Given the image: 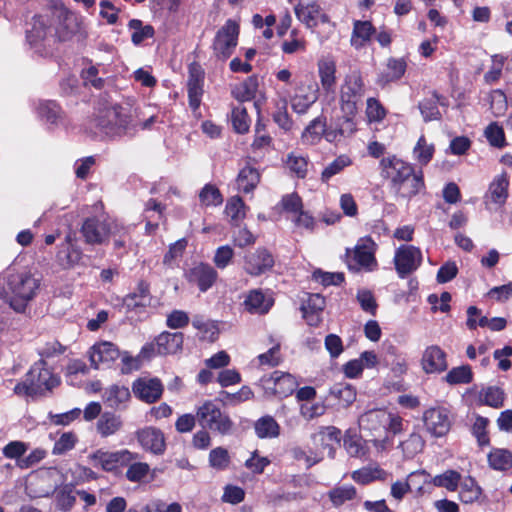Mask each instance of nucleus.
I'll use <instances>...</instances> for the list:
<instances>
[{
	"label": "nucleus",
	"instance_id": "nucleus-1",
	"mask_svg": "<svg viewBox=\"0 0 512 512\" xmlns=\"http://www.w3.org/2000/svg\"><path fill=\"white\" fill-rule=\"evenodd\" d=\"M359 426L362 430L369 431L375 437L384 438L375 439L376 445L380 444L384 448L390 441L389 435H396L404 430L403 419L396 414L388 412L385 409H371L359 417Z\"/></svg>",
	"mask_w": 512,
	"mask_h": 512
},
{
	"label": "nucleus",
	"instance_id": "nucleus-2",
	"mask_svg": "<svg viewBox=\"0 0 512 512\" xmlns=\"http://www.w3.org/2000/svg\"><path fill=\"white\" fill-rule=\"evenodd\" d=\"M6 288L11 294L10 306L17 312H23L37 294L40 280L27 271L7 272L5 276Z\"/></svg>",
	"mask_w": 512,
	"mask_h": 512
},
{
	"label": "nucleus",
	"instance_id": "nucleus-3",
	"mask_svg": "<svg viewBox=\"0 0 512 512\" xmlns=\"http://www.w3.org/2000/svg\"><path fill=\"white\" fill-rule=\"evenodd\" d=\"M365 94V83L359 71L345 76L339 91V105L345 121L353 124L352 120L358 113L359 104Z\"/></svg>",
	"mask_w": 512,
	"mask_h": 512
},
{
	"label": "nucleus",
	"instance_id": "nucleus-4",
	"mask_svg": "<svg viewBox=\"0 0 512 512\" xmlns=\"http://www.w3.org/2000/svg\"><path fill=\"white\" fill-rule=\"evenodd\" d=\"M97 127L110 137L132 135L136 131L131 115L126 113L121 105L102 109L97 117Z\"/></svg>",
	"mask_w": 512,
	"mask_h": 512
},
{
	"label": "nucleus",
	"instance_id": "nucleus-5",
	"mask_svg": "<svg viewBox=\"0 0 512 512\" xmlns=\"http://www.w3.org/2000/svg\"><path fill=\"white\" fill-rule=\"evenodd\" d=\"M376 243L371 236H365L358 240L356 246L346 249V264L353 272H373L378 269V261L375 257Z\"/></svg>",
	"mask_w": 512,
	"mask_h": 512
},
{
	"label": "nucleus",
	"instance_id": "nucleus-6",
	"mask_svg": "<svg viewBox=\"0 0 512 512\" xmlns=\"http://www.w3.org/2000/svg\"><path fill=\"white\" fill-rule=\"evenodd\" d=\"M196 418L200 426L221 435L231 434L234 423L228 414L222 412L212 401H205L197 408Z\"/></svg>",
	"mask_w": 512,
	"mask_h": 512
},
{
	"label": "nucleus",
	"instance_id": "nucleus-7",
	"mask_svg": "<svg viewBox=\"0 0 512 512\" xmlns=\"http://www.w3.org/2000/svg\"><path fill=\"white\" fill-rule=\"evenodd\" d=\"M240 25L236 20L228 19L216 32L212 42V50L220 61H226L231 57L238 44Z\"/></svg>",
	"mask_w": 512,
	"mask_h": 512
},
{
	"label": "nucleus",
	"instance_id": "nucleus-8",
	"mask_svg": "<svg viewBox=\"0 0 512 512\" xmlns=\"http://www.w3.org/2000/svg\"><path fill=\"white\" fill-rule=\"evenodd\" d=\"M379 167L381 176L388 182V189L391 193L416 169L413 164L398 158L396 155L383 157L380 160Z\"/></svg>",
	"mask_w": 512,
	"mask_h": 512
},
{
	"label": "nucleus",
	"instance_id": "nucleus-9",
	"mask_svg": "<svg viewBox=\"0 0 512 512\" xmlns=\"http://www.w3.org/2000/svg\"><path fill=\"white\" fill-rule=\"evenodd\" d=\"M138 458L139 455L137 453H133L128 449H122L114 452L97 450L90 456L93 466L100 467L107 472L114 471L121 466L129 465V463L137 460Z\"/></svg>",
	"mask_w": 512,
	"mask_h": 512
},
{
	"label": "nucleus",
	"instance_id": "nucleus-10",
	"mask_svg": "<svg viewBox=\"0 0 512 512\" xmlns=\"http://www.w3.org/2000/svg\"><path fill=\"white\" fill-rule=\"evenodd\" d=\"M44 359L36 362L27 373V381L30 382V390L35 395L51 391L60 383L59 378L49 369L45 368Z\"/></svg>",
	"mask_w": 512,
	"mask_h": 512
},
{
	"label": "nucleus",
	"instance_id": "nucleus-11",
	"mask_svg": "<svg viewBox=\"0 0 512 512\" xmlns=\"http://www.w3.org/2000/svg\"><path fill=\"white\" fill-rule=\"evenodd\" d=\"M275 257L266 247H258L244 255V271L253 277L261 276L273 269Z\"/></svg>",
	"mask_w": 512,
	"mask_h": 512
},
{
	"label": "nucleus",
	"instance_id": "nucleus-12",
	"mask_svg": "<svg viewBox=\"0 0 512 512\" xmlns=\"http://www.w3.org/2000/svg\"><path fill=\"white\" fill-rule=\"evenodd\" d=\"M422 262V252L413 245H402L395 251L394 265L400 278L414 272Z\"/></svg>",
	"mask_w": 512,
	"mask_h": 512
},
{
	"label": "nucleus",
	"instance_id": "nucleus-13",
	"mask_svg": "<svg viewBox=\"0 0 512 512\" xmlns=\"http://www.w3.org/2000/svg\"><path fill=\"white\" fill-rule=\"evenodd\" d=\"M56 489L55 473L51 470H41L30 475L26 481L25 490L32 498L48 497Z\"/></svg>",
	"mask_w": 512,
	"mask_h": 512
},
{
	"label": "nucleus",
	"instance_id": "nucleus-14",
	"mask_svg": "<svg viewBox=\"0 0 512 512\" xmlns=\"http://www.w3.org/2000/svg\"><path fill=\"white\" fill-rule=\"evenodd\" d=\"M205 80V71L200 63L193 61L188 66V103L192 111H197L201 105L203 86Z\"/></svg>",
	"mask_w": 512,
	"mask_h": 512
},
{
	"label": "nucleus",
	"instance_id": "nucleus-15",
	"mask_svg": "<svg viewBox=\"0 0 512 512\" xmlns=\"http://www.w3.org/2000/svg\"><path fill=\"white\" fill-rule=\"evenodd\" d=\"M54 29L59 42L70 41L81 32L82 20L76 13L63 9L57 15Z\"/></svg>",
	"mask_w": 512,
	"mask_h": 512
},
{
	"label": "nucleus",
	"instance_id": "nucleus-16",
	"mask_svg": "<svg viewBox=\"0 0 512 512\" xmlns=\"http://www.w3.org/2000/svg\"><path fill=\"white\" fill-rule=\"evenodd\" d=\"M111 221L101 220L97 216L87 217L81 226L80 232L84 241L90 245H101L109 238Z\"/></svg>",
	"mask_w": 512,
	"mask_h": 512
},
{
	"label": "nucleus",
	"instance_id": "nucleus-17",
	"mask_svg": "<svg viewBox=\"0 0 512 512\" xmlns=\"http://www.w3.org/2000/svg\"><path fill=\"white\" fill-rule=\"evenodd\" d=\"M319 98V86L316 82H300L291 98V106L295 113L303 115Z\"/></svg>",
	"mask_w": 512,
	"mask_h": 512
},
{
	"label": "nucleus",
	"instance_id": "nucleus-18",
	"mask_svg": "<svg viewBox=\"0 0 512 512\" xmlns=\"http://www.w3.org/2000/svg\"><path fill=\"white\" fill-rule=\"evenodd\" d=\"M423 422L427 432L434 437L446 435L451 427L449 411L444 407H434L423 414Z\"/></svg>",
	"mask_w": 512,
	"mask_h": 512
},
{
	"label": "nucleus",
	"instance_id": "nucleus-19",
	"mask_svg": "<svg viewBox=\"0 0 512 512\" xmlns=\"http://www.w3.org/2000/svg\"><path fill=\"white\" fill-rule=\"evenodd\" d=\"M294 12L297 19L308 29H315L319 22L322 24L331 23L330 16L322 10L320 4L316 0L307 4L299 2L295 5Z\"/></svg>",
	"mask_w": 512,
	"mask_h": 512
},
{
	"label": "nucleus",
	"instance_id": "nucleus-20",
	"mask_svg": "<svg viewBox=\"0 0 512 512\" xmlns=\"http://www.w3.org/2000/svg\"><path fill=\"white\" fill-rule=\"evenodd\" d=\"M184 276L189 284L197 286L201 292L208 291L218 279L215 268L204 262L188 269Z\"/></svg>",
	"mask_w": 512,
	"mask_h": 512
},
{
	"label": "nucleus",
	"instance_id": "nucleus-21",
	"mask_svg": "<svg viewBox=\"0 0 512 512\" xmlns=\"http://www.w3.org/2000/svg\"><path fill=\"white\" fill-rule=\"evenodd\" d=\"M312 440L322 454L326 453L329 458L333 459L337 447L340 446L341 430L335 426L321 427L312 435Z\"/></svg>",
	"mask_w": 512,
	"mask_h": 512
},
{
	"label": "nucleus",
	"instance_id": "nucleus-22",
	"mask_svg": "<svg viewBox=\"0 0 512 512\" xmlns=\"http://www.w3.org/2000/svg\"><path fill=\"white\" fill-rule=\"evenodd\" d=\"M426 189L424 173L421 168L415 169L400 185L393 190L392 194L397 199L411 200L423 193Z\"/></svg>",
	"mask_w": 512,
	"mask_h": 512
},
{
	"label": "nucleus",
	"instance_id": "nucleus-23",
	"mask_svg": "<svg viewBox=\"0 0 512 512\" xmlns=\"http://www.w3.org/2000/svg\"><path fill=\"white\" fill-rule=\"evenodd\" d=\"M136 397L146 403H154L160 399L163 386L157 378H139L132 385Z\"/></svg>",
	"mask_w": 512,
	"mask_h": 512
},
{
	"label": "nucleus",
	"instance_id": "nucleus-24",
	"mask_svg": "<svg viewBox=\"0 0 512 512\" xmlns=\"http://www.w3.org/2000/svg\"><path fill=\"white\" fill-rule=\"evenodd\" d=\"M56 259L64 269L74 267L82 259V251L76 246L75 237L72 233H68L64 241L59 245Z\"/></svg>",
	"mask_w": 512,
	"mask_h": 512
},
{
	"label": "nucleus",
	"instance_id": "nucleus-25",
	"mask_svg": "<svg viewBox=\"0 0 512 512\" xmlns=\"http://www.w3.org/2000/svg\"><path fill=\"white\" fill-rule=\"evenodd\" d=\"M449 102L446 96L433 90L431 96L424 98L418 103V108L422 115L424 122H431L435 120H441L442 114L438 106L448 107Z\"/></svg>",
	"mask_w": 512,
	"mask_h": 512
},
{
	"label": "nucleus",
	"instance_id": "nucleus-26",
	"mask_svg": "<svg viewBox=\"0 0 512 512\" xmlns=\"http://www.w3.org/2000/svg\"><path fill=\"white\" fill-rule=\"evenodd\" d=\"M136 437L143 449L160 455L165 451L163 433L155 427H145L136 432Z\"/></svg>",
	"mask_w": 512,
	"mask_h": 512
},
{
	"label": "nucleus",
	"instance_id": "nucleus-27",
	"mask_svg": "<svg viewBox=\"0 0 512 512\" xmlns=\"http://www.w3.org/2000/svg\"><path fill=\"white\" fill-rule=\"evenodd\" d=\"M407 70V61L404 57L387 59L386 68L378 74L376 84L381 88L386 87L390 83L399 81Z\"/></svg>",
	"mask_w": 512,
	"mask_h": 512
},
{
	"label": "nucleus",
	"instance_id": "nucleus-28",
	"mask_svg": "<svg viewBox=\"0 0 512 512\" xmlns=\"http://www.w3.org/2000/svg\"><path fill=\"white\" fill-rule=\"evenodd\" d=\"M446 353L436 345L427 347L421 358V367L427 374L440 373L447 369Z\"/></svg>",
	"mask_w": 512,
	"mask_h": 512
},
{
	"label": "nucleus",
	"instance_id": "nucleus-29",
	"mask_svg": "<svg viewBox=\"0 0 512 512\" xmlns=\"http://www.w3.org/2000/svg\"><path fill=\"white\" fill-rule=\"evenodd\" d=\"M317 72L323 91L326 94L334 93L337 83V65L333 57H322L317 62Z\"/></svg>",
	"mask_w": 512,
	"mask_h": 512
},
{
	"label": "nucleus",
	"instance_id": "nucleus-30",
	"mask_svg": "<svg viewBox=\"0 0 512 512\" xmlns=\"http://www.w3.org/2000/svg\"><path fill=\"white\" fill-rule=\"evenodd\" d=\"M509 180L506 173L497 175L489 184L487 193L484 196L485 205L490 203L502 207L508 198Z\"/></svg>",
	"mask_w": 512,
	"mask_h": 512
},
{
	"label": "nucleus",
	"instance_id": "nucleus-31",
	"mask_svg": "<svg viewBox=\"0 0 512 512\" xmlns=\"http://www.w3.org/2000/svg\"><path fill=\"white\" fill-rule=\"evenodd\" d=\"M118 348L110 342H102L92 346L89 352V359L94 368H99L101 364L109 365L120 357Z\"/></svg>",
	"mask_w": 512,
	"mask_h": 512
},
{
	"label": "nucleus",
	"instance_id": "nucleus-32",
	"mask_svg": "<svg viewBox=\"0 0 512 512\" xmlns=\"http://www.w3.org/2000/svg\"><path fill=\"white\" fill-rule=\"evenodd\" d=\"M274 305V299L266 296L262 290H251L244 300L245 310L255 315H265Z\"/></svg>",
	"mask_w": 512,
	"mask_h": 512
},
{
	"label": "nucleus",
	"instance_id": "nucleus-33",
	"mask_svg": "<svg viewBox=\"0 0 512 512\" xmlns=\"http://www.w3.org/2000/svg\"><path fill=\"white\" fill-rule=\"evenodd\" d=\"M375 33L376 28L371 21L354 20L350 38L351 46L357 50L365 47Z\"/></svg>",
	"mask_w": 512,
	"mask_h": 512
},
{
	"label": "nucleus",
	"instance_id": "nucleus-34",
	"mask_svg": "<svg viewBox=\"0 0 512 512\" xmlns=\"http://www.w3.org/2000/svg\"><path fill=\"white\" fill-rule=\"evenodd\" d=\"M109 237L113 238V249L119 252L120 256L128 253L127 247L132 241L131 229L116 221H111Z\"/></svg>",
	"mask_w": 512,
	"mask_h": 512
},
{
	"label": "nucleus",
	"instance_id": "nucleus-35",
	"mask_svg": "<svg viewBox=\"0 0 512 512\" xmlns=\"http://www.w3.org/2000/svg\"><path fill=\"white\" fill-rule=\"evenodd\" d=\"M130 397V390L127 387L120 385H112L108 387L103 395L105 404L116 410L124 409L127 402L130 400Z\"/></svg>",
	"mask_w": 512,
	"mask_h": 512
},
{
	"label": "nucleus",
	"instance_id": "nucleus-36",
	"mask_svg": "<svg viewBox=\"0 0 512 512\" xmlns=\"http://www.w3.org/2000/svg\"><path fill=\"white\" fill-rule=\"evenodd\" d=\"M324 132H326V116L321 114L305 127L301 134V140L304 144L316 145L323 138Z\"/></svg>",
	"mask_w": 512,
	"mask_h": 512
},
{
	"label": "nucleus",
	"instance_id": "nucleus-37",
	"mask_svg": "<svg viewBox=\"0 0 512 512\" xmlns=\"http://www.w3.org/2000/svg\"><path fill=\"white\" fill-rule=\"evenodd\" d=\"M271 380L274 381V391L280 397H287L291 395L299 383L297 379L289 374L280 371H274L271 375Z\"/></svg>",
	"mask_w": 512,
	"mask_h": 512
},
{
	"label": "nucleus",
	"instance_id": "nucleus-38",
	"mask_svg": "<svg viewBox=\"0 0 512 512\" xmlns=\"http://www.w3.org/2000/svg\"><path fill=\"white\" fill-rule=\"evenodd\" d=\"M261 175L259 171L250 166H244L238 173L236 183L238 189L247 194L252 192L260 182Z\"/></svg>",
	"mask_w": 512,
	"mask_h": 512
},
{
	"label": "nucleus",
	"instance_id": "nucleus-39",
	"mask_svg": "<svg viewBox=\"0 0 512 512\" xmlns=\"http://www.w3.org/2000/svg\"><path fill=\"white\" fill-rule=\"evenodd\" d=\"M329 396L333 398L339 407L347 408L356 400V390L350 384L337 383L329 390Z\"/></svg>",
	"mask_w": 512,
	"mask_h": 512
},
{
	"label": "nucleus",
	"instance_id": "nucleus-40",
	"mask_svg": "<svg viewBox=\"0 0 512 512\" xmlns=\"http://www.w3.org/2000/svg\"><path fill=\"white\" fill-rule=\"evenodd\" d=\"M123 426L121 416L111 412L103 413L97 421V432L102 437H108L117 433Z\"/></svg>",
	"mask_w": 512,
	"mask_h": 512
},
{
	"label": "nucleus",
	"instance_id": "nucleus-41",
	"mask_svg": "<svg viewBox=\"0 0 512 512\" xmlns=\"http://www.w3.org/2000/svg\"><path fill=\"white\" fill-rule=\"evenodd\" d=\"M383 361L386 366L390 367V370L395 377H402L408 371L406 358L397 354L396 348L392 345L387 348Z\"/></svg>",
	"mask_w": 512,
	"mask_h": 512
},
{
	"label": "nucleus",
	"instance_id": "nucleus-42",
	"mask_svg": "<svg viewBox=\"0 0 512 512\" xmlns=\"http://www.w3.org/2000/svg\"><path fill=\"white\" fill-rule=\"evenodd\" d=\"M326 307V299L324 296L320 294H307V298L304 299L301 303L300 310L302 311V315L304 318L308 317H317L319 318L320 314Z\"/></svg>",
	"mask_w": 512,
	"mask_h": 512
},
{
	"label": "nucleus",
	"instance_id": "nucleus-43",
	"mask_svg": "<svg viewBox=\"0 0 512 512\" xmlns=\"http://www.w3.org/2000/svg\"><path fill=\"white\" fill-rule=\"evenodd\" d=\"M258 87V77L252 75L245 79L240 85L236 86L232 91V95L240 102L251 101L256 97Z\"/></svg>",
	"mask_w": 512,
	"mask_h": 512
},
{
	"label": "nucleus",
	"instance_id": "nucleus-44",
	"mask_svg": "<svg viewBox=\"0 0 512 512\" xmlns=\"http://www.w3.org/2000/svg\"><path fill=\"white\" fill-rule=\"evenodd\" d=\"M37 110L39 116L51 124H56L64 115L62 107L55 100L40 101Z\"/></svg>",
	"mask_w": 512,
	"mask_h": 512
},
{
	"label": "nucleus",
	"instance_id": "nucleus-45",
	"mask_svg": "<svg viewBox=\"0 0 512 512\" xmlns=\"http://www.w3.org/2000/svg\"><path fill=\"white\" fill-rule=\"evenodd\" d=\"M159 351L162 353H175L181 349L183 335L180 332H163L157 338Z\"/></svg>",
	"mask_w": 512,
	"mask_h": 512
},
{
	"label": "nucleus",
	"instance_id": "nucleus-46",
	"mask_svg": "<svg viewBox=\"0 0 512 512\" xmlns=\"http://www.w3.org/2000/svg\"><path fill=\"white\" fill-rule=\"evenodd\" d=\"M231 123L234 131L238 134H246L249 131L251 119L248 115L247 109L242 103L233 107L231 112Z\"/></svg>",
	"mask_w": 512,
	"mask_h": 512
},
{
	"label": "nucleus",
	"instance_id": "nucleus-47",
	"mask_svg": "<svg viewBox=\"0 0 512 512\" xmlns=\"http://www.w3.org/2000/svg\"><path fill=\"white\" fill-rule=\"evenodd\" d=\"M255 433L259 438H275L280 433V426L272 416H263L255 423Z\"/></svg>",
	"mask_w": 512,
	"mask_h": 512
},
{
	"label": "nucleus",
	"instance_id": "nucleus-48",
	"mask_svg": "<svg viewBox=\"0 0 512 512\" xmlns=\"http://www.w3.org/2000/svg\"><path fill=\"white\" fill-rule=\"evenodd\" d=\"M356 495L357 491L353 485L336 486L328 492V497L334 507L342 506L345 502L353 500Z\"/></svg>",
	"mask_w": 512,
	"mask_h": 512
},
{
	"label": "nucleus",
	"instance_id": "nucleus-49",
	"mask_svg": "<svg viewBox=\"0 0 512 512\" xmlns=\"http://www.w3.org/2000/svg\"><path fill=\"white\" fill-rule=\"evenodd\" d=\"M128 27L133 30L131 41L134 45H140L144 40L154 37L155 29L152 25H143L139 19H132Z\"/></svg>",
	"mask_w": 512,
	"mask_h": 512
},
{
	"label": "nucleus",
	"instance_id": "nucleus-50",
	"mask_svg": "<svg viewBox=\"0 0 512 512\" xmlns=\"http://www.w3.org/2000/svg\"><path fill=\"white\" fill-rule=\"evenodd\" d=\"M458 487H460L459 497L463 503H473L478 500L481 495V488L471 477L461 479Z\"/></svg>",
	"mask_w": 512,
	"mask_h": 512
},
{
	"label": "nucleus",
	"instance_id": "nucleus-51",
	"mask_svg": "<svg viewBox=\"0 0 512 512\" xmlns=\"http://www.w3.org/2000/svg\"><path fill=\"white\" fill-rule=\"evenodd\" d=\"M365 114L369 123H380L386 118L388 110L378 98L369 97L366 100Z\"/></svg>",
	"mask_w": 512,
	"mask_h": 512
},
{
	"label": "nucleus",
	"instance_id": "nucleus-52",
	"mask_svg": "<svg viewBox=\"0 0 512 512\" xmlns=\"http://www.w3.org/2000/svg\"><path fill=\"white\" fill-rule=\"evenodd\" d=\"M488 461L496 470H507L512 467V452L506 449H494L488 455Z\"/></svg>",
	"mask_w": 512,
	"mask_h": 512
},
{
	"label": "nucleus",
	"instance_id": "nucleus-53",
	"mask_svg": "<svg viewBox=\"0 0 512 512\" xmlns=\"http://www.w3.org/2000/svg\"><path fill=\"white\" fill-rule=\"evenodd\" d=\"M479 401L487 406L500 408L503 406L504 392L500 388L494 386L483 388L479 392Z\"/></svg>",
	"mask_w": 512,
	"mask_h": 512
},
{
	"label": "nucleus",
	"instance_id": "nucleus-54",
	"mask_svg": "<svg viewBox=\"0 0 512 512\" xmlns=\"http://www.w3.org/2000/svg\"><path fill=\"white\" fill-rule=\"evenodd\" d=\"M245 202L239 196L231 197L225 206V213L230 217L233 225L239 224V222L245 218Z\"/></svg>",
	"mask_w": 512,
	"mask_h": 512
},
{
	"label": "nucleus",
	"instance_id": "nucleus-55",
	"mask_svg": "<svg viewBox=\"0 0 512 512\" xmlns=\"http://www.w3.org/2000/svg\"><path fill=\"white\" fill-rule=\"evenodd\" d=\"M352 164V160L347 155H340L335 158L321 173V181L328 183L329 180L342 172L346 167Z\"/></svg>",
	"mask_w": 512,
	"mask_h": 512
},
{
	"label": "nucleus",
	"instance_id": "nucleus-56",
	"mask_svg": "<svg viewBox=\"0 0 512 512\" xmlns=\"http://www.w3.org/2000/svg\"><path fill=\"white\" fill-rule=\"evenodd\" d=\"M76 503L75 488L64 485L56 494V507L64 512L70 511Z\"/></svg>",
	"mask_w": 512,
	"mask_h": 512
},
{
	"label": "nucleus",
	"instance_id": "nucleus-57",
	"mask_svg": "<svg viewBox=\"0 0 512 512\" xmlns=\"http://www.w3.org/2000/svg\"><path fill=\"white\" fill-rule=\"evenodd\" d=\"M199 200L205 206H220L223 203V196L216 185L207 183L199 193Z\"/></svg>",
	"mask_w": 512,
	"mask_h": 512
},
{
	"label": "nucleus",
	"instance_id": "nucleus-58",
	"mask_svg": "<svg viewBox=\"0 0 512 512\" xmlns=\"http://www.w3.org/2000/svg\"><path fill=\"white\" fill-rule=\"evenodd\" d=\"M461 479V475L457 471L447 470L432 478V483L434 486L446 488L448 491H456Z\"/></svg>",
	"mask_w": 512,
	"mask_h": 512
},
{
	"label": "nucleus",
	"instance_id": "nucleus-59",
	"mask_svg": "<svg viewBox=\"0 0 512 512\" xmlns=\"http://www.w3.org/2000/svg\"><path fill=\"white\" fill-rule=\"evenodd\" d=\"M312 280L320 283L324 287L340 286L345 282V275L342 272H326L316 269L312 273Z\"/></svg>",
	"mask_w": 512,
	"mask_h": 512
},
{
	"label": "nucleus",
	"instance_id": "nucleus-60",
	"mask_svg": "<svg viewBox=\"0 0 512 512\" xmlns=\"http://www.w3.org/2000/svg\"><path fill=\"white\" fill-rule=\"evenodd\" d=\"M272 142V137L266 132V124L258 118L255 124L254 140L251 144L252 150L255 152L270 147Z\"/></svg>",
	"mask_w": 512,
	"mask_h": 512
},
{
	"label": "nucleus",
	"instance_id": "nucleus-61",
	"mask_svg": "<svg viewBox=\"0 0 512 512\" xmlns=\"http://www.w3.org/2000/svg\"><path fill=\"white\" fill-rule=\"evenodd\" d=\"M32 20V29L26 32V38L31 45H36L45 39L47 25L41 15L33 16Z\"/></svg>",
	"mask_w": 512,
	"mask_h": 512
},
{
	"label": "nucleus",
	"instance_id": "nucleus-62",
	"mask_svg": "<svg viewBox=\"0 0 512 512\" xmlns=\"http://www.w3.org/2000/svg\"><path fill=\"white\" fill-rule=\"evenodd\" d=\"M424 444L422 436L417 432H412L399 446L407 458H412L422 451Z\"/></svg>",
	"mask_w": 512,
	"mask_h": 512
},
{
	"label": "nucleus",
	"instance_id": "nucleus-63",
	"mask_svg": "<svg viewBox=\"0 0 512 512\" xmlns=\"http://www.w3.org/2000/svg\"><path fill=\"white\" fill-rule=\"evenodd\" d=\"M230 464L228 450L223 447H216L209 453V465L216 470H225Z\"/></svg>",
	"mask_w": 512,
	"mask_h": 512
},
{
	"label": "nucleus",
	"instance_id": "nucleus-64",
	"mask_svg": "<svg viewBox=\"0 0 512 512\" xmlns=\"http://www.w3.org/2000/svg\"><path fill=\"white\" fill-rule=\"evenodd\" d=\"M414 154L420 164L427 165L433 158L434 146L428 145L425 136L422 135L414 147Z\"/></svg>",
	"mask_w": 512,
	"mask_h": 512
}]
</instances>
